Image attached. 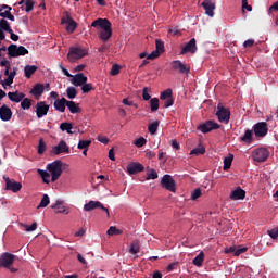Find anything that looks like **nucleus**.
Listing matches in <instances>:
<instances>
[{
	"label": "nucleus",
	"instance_id": "f257e3e1",
	"mask_svg": "<svg viewBox=\"0 0 278 278\" xmlns=\"http://www.w3.org/2000/svg\"><path fill=\"white\" fill-rule=\"evenodd\" d=\"M91 27H94L96 29H102L99 38H101L103 42H108L112 38V23L110 20L97 18L91 23Z\"/></svg>",
	"mask_w": 278,
	"mask_h": 278
},
{
	"label": "nucleus",
	"instance_id": "f03ea898",
	"mask_svg": "<svg viewBox=\"0 0 278 278\" xmlns=\"http://www.w3.org/2000/svg\"><path fill=\"white\" fill-rule=\"evenodd\" d=\"M47 170L49 174H51V181L55 182L62 177V173L64 172L62 169V161L56 160L50 164L47 165Z\"/></svg>",
	"mask_w": 278,
	"mask_h": 278
},
{
	"label": "nucleus",
	"instance_id": "7ed1b4c3",
	"mask_svg": "<svg viewBox=\"0 0 278 278\" xmlns=\"http://www.w3.org/2000/svg\"><path fill=\"white\" fill-rule=\"evenodd\" d=\"M88 55V50L81 47H71L67 53L68 62H77V60H81Z\"/></svg>",
	"mask_w": 278,
	"mask_h": 278
},
{
	"label": "nucleus",
	"instance_id": "20e7f679",
	"mask_svg": "<svg viewBox=\"0 0 278 278\" xmlns=\"http://www.w3.org/2000/svg\"><path fill=\"white\" fill-rule=\"evenodd\" d=\"M9 58H21V55H29V50L24 46H16L14 43L8 47Z\"/></svg>",
	"mask_w": 278,
	"mask_h": 278
},
{
	"label": "nucleus",
	"instance_id": "39448f33",
	"mask_svg": "<svg viewBox=\"0 0 278 278\" xmlns=\"http://www.w3.org/2000/svg\"><path fill=\"white\" fill-rule=\"evenodd\" d=\"M216 116L219 123H224L227 125L231 118V111L229 109L224 108L222 103L217 105Z\"/></svg>",
	"mask_w": 278,
	"mask_h": 278
},
{
	"label": "nucleus",
	"instance_id": "423d86ee",
	"mask_svg": "<svg viewBox=\"0 0 278 278\" xmlns=\"http://www.w3.org/2000/svg\"><path fill=\"white\" fill-rule=\"evenodd\" d=\"M4 182H5V188L4 190H9L11 192H14L16 194V192H21V190H23V184L8 177V176H3Z\"/></svg>",
	"mask_w": 278,
	"mask_h": 278
},
{
	"label": "nucleus",
	"instance_id": "0eeeda50",
	"mask_svg": "<svg viewBox=\"0 0 278 278\" xmlns=\"http://www.w3.org/2000/svg\"><path fill=\"white\" fill-rule=\"evenodd\" d=\"M215 129H220V124L212 119H208L198 126V131H201L202 134H210V131H214Z\"/></svg>",
	"mask_w": 278,
	"mask_h": 278
},
{
	"label": "nucleus",
	"instance_id": "6e6552de",
	"mask_svg": "<svg viewBox=\"0 0 278 278\" xmlns=\"http://www.w3.org/2000/svg\"><path fill=\"white\" fill-rule=\"evenodd\" d=\"M161 186L169 192H177V185L175 184V179L168 174L163 176L161 180Z\"/></svg>",
	"mask_w": 278,
	"mask_h": 278
},
{
	"label": "nucleus",
	"instance_id": "1a4fd4ad",
	"mask_svg": "<svg viewBox=\"0 0 278 278\" xmlns=\"http://www.w3.org/2000/svg\"><path fill=\"white\" fill-rule=\"evenodd\" d=\"M170 67L176 73H179L180 75H189L190 73V66L187 64H184L179 60H175L170 62Z\"/></svg>",
	"mask_w": 278,
	"mask_h": 278
},
{
	"label": "nucleus",
	"instance_id": "9d476101",
	"mask_svg": "<svg viewBox=\"0 0 278 278\" xmlns=\"http://www.w3.org/2000/svg\"><path fill=\"white\" fill-rule=\"evenodd\" d=\"M102 210L106 213L108 218H110V210L103 206V203L100 201H89L87 204L84 205L85 212H92V210Z\"/></svg>",
	"mask_w": 278,
	"mask_h": 278
},
{
	"label": "nucleus",
	"instance_id": "9b49d317",
	"mask_svg": "<svg viewBox=\"0 0 278 278\" xmlns=\"http://www.w3.org/2000/svg\"><path fill=\"white\" fill-rule=\"evenodd\" d=\"M270 152L266 148H258L252 152L254 162H266Z\"/></svg>",
	"mask_w": 278,
	"mask_h": 278
},
{
	"label": "nucleus",
	"instance_id": "f8f14e48",
	"mask_svg": "<svg viewBox=\"0 0 278 278\" xmlns=\"http://www.w3.org/2000/svg\"><path fill=\"white\" fill-rule=\"evenodd\" d=\"M16 260V255L4 252L0 256V268H10L12 264H14V261Z\"/></svg>",
	"mask_w": 278,
	"mask_h": 278
},
{
	"label": "nucleus",
	"instance_id": "ddd939ff",
	"mask_svg": "<svg viewBox=\"0 0 278 278\" xmlns=\"http://www.w3.org/2000/svg\"><path fill=\"white\" fill-rule=\"evenodd\" d=\"M256 138H264L268 134V124L266 122H258L253 126Z\"/></svg>",
	"mask_w": 278,
	"mask_h": 278
},
{
	"label": "nucleus",
	"instance_id": "4468645a",
	"mask_svg": "<svg viewBox=\"0 0 278 278\" xmlns=\"http://www.w3.org/2000/svg\"><path fill=\"white\" fill-rule=\"evenodd\" d=\"M62 25H66V31L68 34H73L77 29V22L71 17V15L67 13L66 16L62 17L61 20Z\"/></svg>",
	"mask_w": 278,
	"mask_h": 278
},
{
	"label": "nucleus",
	"instance_id": "2eb2a0df",
	"mask_svg": "<svg viewBox=\"0 0 278 278\" xmlns=\"http://www.w3.org/2000/svg\"><path fill=\"white\" fill-rule=\"evenodd\" d=\"M53 155H60L62 153H71V148L66 141L61 140L58 146L52 148Z\"/></svg>",
	"mask_w": 278,
	"mask_h": 278
},
{
	"label": "nucleus",
	"instance_id": "dca6fc26",
	"mask_svg": "<svg viewBox=\"0 0 278 278\" xmlns=\"http://www.w3.org/2000/svg\"><path fill=\"white\" fill-rule=\"evenodd\" d=\"M0 16L3 20L8 18L9 21H16V18L12 14V7L8 4L0 5Z\"/></svg>",
	"mask_w": 278,
	"mask_h": 278
},
{
	"label": "nucleus",
	"instance_id": "f3484780",
	"mask_svg": "<svg viewBox=\"0 0 278 278\" xmlns=\"http://www.w3.org/2000/svg\"><path fill=\"white\" fill-rule=\"evenodd\" d=\"M49 114V104H47L45 101L38 102L36 104V115L37 118H42Z\"/></svg>",
	"mask_w": 278,
	"mask_h": 278
},
{
	"label": "nucleus",
	"instance_id": "a211bd4d",
	"mask_svg": "<svg viewBox=\"0 0 278 278\" xmlns=\"http://www.w3.org/2000/svg\"><path fill=\"white\" fill-rule=\"evenodd\" d=\"M143 170H144L143 164L132 162L127 165L128 175H138V173H142Z\"/></svg>",
	"mask_w": 278,
	"mask_h": 278
},
{
	"label": "nucleus",
	"instance_id": "6ab92c4d",
	"mask_svg": "<svg viewBox=\"0 0 278 278\" xmlns=\"http://www.w3.org/2000/svg\"><path fill=\"white\" fill-rule=\"evenodd\" d=\"M201 5L205 10V14L207 16H211V18L214 17V10H216V3L212 2V0H203Z\"/></svg>",
	"mask_w": 278,
	"mask_h": 278
},
{
	"label": "nucleus",
	"instance_id": "aec40b11",
	"mask_svg": "<svg viewBox=\"0 0 278 278\" xmlns=\"http://www.w3.org/2000/svg\"><path fill=\"white\" fill-rule=\"evenodd\" d=\"M0 118L4 123H8V121H12V109H10V106L5 104L0 106Z\"/></svg>",
	"mask_w": 278,
	"mask_h": 278
},
{
	"label": "nucleus",
	"instance_id": "412c9836",
	"mask_svg": "<svg viewBox=\"0 0 278 278\" xmlns=\"http://www.w3.org/2000/svg\"><path fill=\"white\" fill-rule=\"evenodd\" d=\"M186 53H197V39L192 38L186 46L181 49L180 54L186 55Z\"/></svg>",
	"mask_w": 278,
	"mask_h": 278
},
{
	"label": "nucleus",
	"instance_id": "4be33fe9",
	"mask_svg": "<svg viewBox=\"0 0 278 278\" xmlns=\"http://www.w3.org/2000/svg\"><path fill=\"white\" fill-rule=\"evenodd\" d=\"M247 198V191L244 189L238 187L230 193L231 201H243Z\"/></svg>",
	"mask_w": 278,
	"mask_h": 278
},
{
	"label": "nucleus",
	"instance_id": "5701e85b",
	"mask_svg": "<svg viewBox=\"0 0 278 278\" xmlns=\"http://www.w3.org/2000/svg\"><path fill=\"white\" fill-rule=\"evenodd\" d=\"M71 83L73 86H83L84 84H87L88 77L84 75V73H78L75 76H72Z\"/></svg>",
	"mask_w": 278,
	"mask_h": 278
},
{
	"label": "nucleus",
	"instance_id": "b1692460",
	"mask_svg": "<svg viewBox=\"0 0 278 278\" xmlns=\"http://www.w3.org/2000/svg\"><path fill=\"white\" fill-rule=\"evenodd\" d=\"M67 103L68 100H66V98L56 99L54 101V110H56V112L64 113L66 112Z\"/></svg>",
	"mask_w": 278,
	"mask_h": 278
},
{
	"label": "nucleus",
	"instance_id": "393cba45",
	"mask_svg": "<svg viewBox=\"0 0 278 278\" xmlns=\"http://www.w3.org/2000/svg\"><path fill=\"white\" fill-rule=\"evenodd\" d=\"M8 98L10 99V101H12L13 103H21V101H23L25 99V93L23 92H9L8 93Z\"/></svg>",
	"mask_w": 278,
	"mask_h": 278
},
{
	"label": "nucleus",
	"instance_id": "a878e982",
	"mask_svg": "<svg viewBox=\"0 0 278 278\" xmlns=\"http://www.w3.org/2000/svg\"><path fill=\"white\" fill-rule=\"evenodd\" d=\"M43 92H45V85L42 84H36L30 90V94H33V97H42Z\"/></svg>",
	"mask_w": 278,
	"mask_h": 278
},
{
	"label": "nucleus",
	"instance_id": "bb28decb",
	"mask_svg": "<svg viewBox=\"0 0 278 278\" xmlns=\"http://www.w3.org/2000/svg\"><path fill=\"white\" fill-rule=\"evenodd\" d=\"M52 210H55V214H68L66 207L62 205V200H58L55 204L51 205Z\"/></svg>",
	"mask_w": 278,
	"mask_h": 278
},
{
	"label": "nucleus",
	"instance_id": "cd10ccee",
	"mask_svg": "<svg viewBox=\"0 0 278 278\" xmlns=\"http://www.w3.org/2000/svg\"><path fill=\"white\" fill-rule=\"evenodd\" d=\"M38 71L37 65H26L24 67V75L27 79H31V75H34Z\"/></svg>",
	"mask_w": 278,
	"mask_h": 278
},
{
	"label": "nucleus",
	"instance_id": "c85d7f7f",
	"mask_svg": "<svg viewBox=\"0 0 278 278\" xmlns=\"http://www.w3.org/2000/svg\"><path fill=\"white\" fill-rule=\"evenodd\" d=\"M67 108L71 114L81 113V108H79V104L75 103V101L67 100Z\"/></svg>",
	"mask_w": 278,
	"mask_h": 278
},
{
	"label": "nucleus",
	"instance_id": "c756f323",
	"mask_svg": "<svg viewBox=\"0 0 278 278\" xmlns=\"http://www.w3.org/2000/svg\"><path fill=\"white\" fill-rule=\"evenodd\" d=\"M239 140L245 144H251V142H253V130H245L244 135L240 137Z\"/></svg>",
	"mask_w": 278,
	"mask_h": 278
},
{
	"label": "nucleus",
	"instance_id": "7c9ffc66",
	"mask_svg": "<svg viewBox=\"0 0 278 278\" xmlns=\"http://www.w3.org/2000/svg\"><path fill=\"white\" fill-rule=\"evenodd\" d=\"M204 261H205V253H203V251H202V252L199 253V255H197L193 258L192 264L194 266L201 267V266H203Z\"/></svg>",
	"mask_w": 278,
	"mask_h": 278
},
{
	"label": "nucleus",
	"instance_id": "2f4dec72",
	"mask_svg": "<svg viewBox=\"0 0 278 278\" xmlns=\"http://www.w3.org/2000/svg\"><path fill=\"white\" fill-rule=\"evenodd\" d=\"M38 175H40L43 184H51V174L45 169H38L37 170Z\"/></svg>",
	"mask_w": 278,
	"mask_h": 278
},
{
	"label": "nucleus",
	"instance_id": "473e14b6",
	"mask_svg": "<svg viewBox=\"0 0 278 278\" xmlns=\"http://www.w3.org/2000/svg\"><path fill=\"white\" fill-rule=\"evenodd\" d=\"M0 29H2V31H7L8 34L12 33V27L10 26V22L3 18L0 20Z\"/></svg>",
	"mask_w": 278,
	"mask_h": 278
},
{
	"label": "nucleus",
	"instance_id": "72a5a7b5",
	"mask_svg": "<svg viewBox=\"0 0 278 278\" xmlns=\"http://www.w3.org/2000/svg\"><path fill=\"white\" fill-rule=\"evenodd\" d=\"M150 110L151 112H157V110H160V99L152 98L150 100Z\"/></svg>",
	"mask_w": 278,
	"mask_h": 278
},
{
	"label": "nucleus",
	"instance_id": "f704fd0d",
	"mask_svg": "<svg viewBox=\"0 0 278 278\" xmlns=\"http://www.w3.org/2000/svg\"><path fill=\"white\" fill-rule=\"evenodd\" d=\"M61 131H66L67 134H73V124L65 122L60 124Z\"/></svg>",
	"mask_w": 278,
	"mask_h": 278
},
{
	"label": "nucleus",
	"instance_id": "c9c22d12",
	"mask_svg": "<svg viewBox=\"0 0 278 278\" xmlns=\"http://www.w3.org/2000/svg\"><path fill=\"white\" fill-rule=\"evenodd\" d=\"M20 227H23V229H25L26 231L31 232V231H36V229H38V224L37 223H33L29 226L27 224L20 223Z\"/></svg>",
	"mask_w": 278,
	"mask_h": 278
},
{
	"label": "nucleus",
	"instance_id": "e433bc0d",
	"mask_svg": "<svg viewBox=\"0 0 278 278\" xmlns=\"http://www.w3.org/2000/svg\"><path fill=\"white\" fill-rule=\"evenodd\" d=\"M233 162V155L230 154L224 159V170H229L231 168V164Z\"/></svg>",
	"mask_w": 278,
	"mask_h": 278
},
{
	"label": "nucleus",
	"instance_id": "4c0bfd02",
	"mask_svg": "<svg viewBox=\"0 0 278 278\" xmlns=\"http://www.w3.org/2000/svg\"><path fill=\"white\" fill-rule=\"evenodd\" d=\"M173 98V89L168 88L166 90H164L163 92H161V101H165L166 99H170Z\"/></svg>",
	"mask_w": 278,
	"mask_h": 278
},
{
	"label": "nucleus",
	"instance_id": "58836bf2",
	"mask_svg": "<svg viewBox=\"0 0 278 278\" xmlns=\"http://www.w3.org/2000/svg\"><path fill=\"white\" fill-rule=\"evenodd\" d=\"M160 127V122H153L148 126L149 134L153 136L154 134L157 132V128Z\"/></svg>",
	"mask_w": 278,
	"mask_h": 278
},
{
	"label": "nucleus",
	"instance_id": "ea45409f",
	"mask_svg": "<svg viewBox=\"0 0 278 278\" xmlns=\"http://www.w3.org/2000/svg\"><path fill=\"white\" fill-rule=\"evenodd\" d=\"M49 203H51V201L49 200V195L43 194L39 205L37 206V210H40V207H47V205H49Z\"/></svg>",
	"mask_w": 278,
	"mask_h": 278
},
{
	"label": "nucleus",
	"instance_id": "a19ab883",
	"mask_svg": "<svg viewBox=\"0 0 278 278\" xmlns=\"http://www.w3.org/2000/svg\"><path fill=\"white\" fill-rule=\"evenodd\" d=\"M108 236H121V233H123V231H121L118 228H116V226H111L108 231H106Z\"/></svg>",
	"mask_w": 278,
	"mask_h": 278
},
{
	"label": "nucleus",
	"instance_id": "79ce46f5",
	"mask_svg": "<svg viewBox=\"0 0 278 278\" xmlns=\"http://www.w3.org/2000/svg\"><path fill=\"white\" fill-rule=\"evenodd\" d=\"M25 12H31L34 10V7L36 5V1L34 0H25Z\"/></svg>",
	"mask_w": 278,
	"mask_h": 278
},
{
	"label": "nucleus",
	"instance_id": "37998d69",
	"mask_svg": "<svg viewBox=\"0 0 278 278\" xmlns=\"http://www.w3.org/2000/svg\"><path fill=\"white\" fill-rule=\"evenodd\" d=\"M66 92H67V98L70 99H75L77 97V88L75 87H68L66 89Z\"/></svg>",
	"mask_w": 278,
	"mask_h": 278
},
{
	"label": "nucleus",
	"instance_id": "c03bdc74",
	"mask_svg": "<svg viewBox=\"0 0 278 278\" xmlns=\"http://www.w3.org/2000/svg\"><path fill=\"white\" fill-rule=\"evenodd\" d=\"M21 108L22 110H29V108H31V99L24 98V100L21 102Z\"/></svg>",
	"mask_w": 278,
	"mask_h": 278
},
{
	"label": "nucleus",
	"instance_id": "a18cd8bd",
	"mask_svg": "<svg viewBox=\"0 0 278 278\" xmlns=\"http://www.w3.org/2000/svg\"><path fill=\"white\" fill-rule=\"evenodd\" d=\"M47 151V143L45 142V139H39V144H38V153L39 155H42Z\"/></svg>",
	"mask_w": 278,
	"mask_h": 278
},
{
	"label": "nucleus",
	"instance_id": "49530a36",
	"mask_svg": "<svg viewBox=\"0 0 278 278\" xmlns=\"http://www.w3.org/2000/svg\"><path fill=\"white\" fill-rule=\"evenodd\" d=\"M205 147H199L191 150L190 155H204Z\"/></svg>",
	"mask_w": 278,
	"mask_h": 278
},
{
	"label": "nucleus",
	"instance_id": "de8ad7c7",
	"mask_svg": "<svg viewBox=\"0 0 278 278\" xmlns=\"http://www.w3.org/2000/svg\"><path fill=\"white\" fill-rule=\"evenodd\" d=\"M90 144H92V141L91 140H80L79 142H78V149H83V150H85V149H88L89 147H90Z\"/></svg>",
	"mask_w": 278,
	"mask_h": 278
},
{
	"label": "nucleus",
	"instance_id": "09e8293b",
	"mask_svg": "<svg viewBox=\"0 0 278 278\" xmlns=\"http://www.w3.org/2000/svg\"><path fill=\"white\" fill-rule=\"evenodd\" d=\"M129 253H131L132 255H136L137 253H140V245L138 244V242L131 243L130 249H129Z\"/></svg>",
	"mask_w": 278,
	"mask_h": 278
},
{
	"label": "nucleus",
	"instance_id": "8fccbe9b",
	"mask_svg": "<svg viewBox=\"0 0 278 278\" xmlns=\"http://www.w3.org/2000/svg\"><path fill=\"white\" fill-rule=\"evenodd\" d=\"M81 90H83V94H88V92H90L91 90H94V88L92 87V84L90 83H85L83 86H81Z\"/></svg>",
	"mask_w": 278,
	"mask_h": 278
},
{
	"label": "nucleus",
	"instance_id": "3c124183",
	"mask_svg": "<svg viewBox=\"0 0 278 278\" xmlns=\"http://www.w3.org/2000/svg\"><path fill=\"white\" fill-rule=\"evenodd\" d=\"M155 47H156V51H159L161 54L164 53V41L163 40L156 39Z\"/></svg>",
	"mask_w": 278,
	"mask_h": 278
},
{
	"label": "nucleus",
	"instance_id": "603ef678",
	"mask_svg": "<svg viewBox=\"0 0 278 278\" xmlns=\"http://www.w3.org/2000/svg\"><path fill=\"white\" fill-rule=\"evenodd\" d=\"M203 194L201 191V188H197L192 193H191V199L192 201H197V199H200V197Z\"/></svg>",
	"mask_w": 278,
	"mask_h": 278
},
{
	"label": "nucleus",
	"instance_id": "864d4df0",
	"mask_svg": "<svg viewBox=\"0 0 278 278\" xmlns=\"http://www.w3.org/2000/svg\"><path fill=\"white\" fill-rule=\"evenodd\" d=\"M147 180H150V179H157V172L155 169H150L148 170L147 173Z\"/></svg>",
	"mask_w": 278,
	"mask_h": 278
},
{
	"label": "nucleus",
	"instance_id": "5fc2aeb1",
	"mask_svg": "<svg viewBox=\"0 0 278 278\" xmlns=\"http://www.w3.org/2000/svg\"><path fill=\"white\" fill-rule=\"evenodd\" d=\"M248 250H249V248H247V247L236 248L235 256L238 257L239 255H242V253H247Z\"/></svg>",
	"mask_w": 278,
	"mask_h": 278
},
{
	"label": "nucleus",
	"instance_id": "6e6d98bb",
	"mask_svg": "<svg viewBox=\"0 0 278 278\" xmlns=\"http://www.w3.org/2000/svg\"><path fill=\"white\" fill-rule=\"evenodd\" d=\"M135 144L138 147V149H140L141 147H144V144H147V139H144V137H140L135 141Z\"/></svg>",
	"mask_w": 278,
	"mask_h": 278
},
{
	"label": "nucleus",
	"instance_id": "4d7b16f0",
	"mask_svg": "<svg viewBox=\"0 0 278 278\" xmlns=\"http://www.w3.org/2000/svg\"><path fill=\"white\" fill-rule=\"evenodd\" d=\"M121 73V65L114 64L111 68V75L116 76Z\"/></svg>",
	"mask_w": 278,
	"mask_h": 278
},
{
	"label": "nucleus",
	"instance_id": "13d9d810",
	"mask_svg": "<svg viewBox=\"0 0 278 278\" xmlns=\"http://www.w3.org/2000/svg\"><path fill=\"white\" fill-rule=\"evenodd\" d=\"M160 55L161 53L157 50H154L147 56V60H155L160 58Z\"/></svg>",
	"mask_w": 278,
	"mask_h": 278
},
{
	"label": "nucleus",
	"instance_id": "bf43d9fd",
	"mask_svg": "<svg viewBox=\"0 0 278 278\" xmlns=\"http://www.w3.org/2000/svg\"><path fill=\"white\" fill-rule=\"evenodd\" d=\"M163 101H164V108H172V105L175 104V99H173V97Z\"/></svg>",
	"mask_w": 278,
	"mask_h": 278
},
{
	"label": "nucleus",
	"instance_id": "052dcab7",
	"mask_svg": "<svg viewBox=\"0 0 278 278\" xmlns=\"http://www.w3.org/2000/svg\"><path fill=\"white\" fill-rule=\"evenodd\" d=\"M242 10H247L248 12H253V7H251L247 0H242Z\"/></svg>",
	"mask_w": 278,
	"mask_h": 278
},
{
	"label": "nucleus",
	"instance_id": "680f3d73",
	"mask_svg": "<svg viewBox=\"0 0 278 278\" xmlns=\"http://www.w3.org/2000/svg\"><path fill=\"white\" fill-rule=\"evenodd\" d=\"M143 101H149L151 99V94H149V88L144 87L142 91Z\"/></svg>",
	"mask_w": 278,
	"mask_h": 278
},
{
	"label": "nucleus",
	"instance_id": "e2e57ef3",
	"mask_svg": "<svg viewBox=\"0 0 278 278\" xmlns=\"http://www.w3.org/2000/svg\"><path fill=\"white\" fill-rule=\"evenodd\" d=\"M169 34H172V36H179L181 31L179 30V27L175 26L169 28Z\"/></svg>",
	"mask_w": 278,
	"mask_h": 278
},
{
	"label": "nucleus",
	"instance_id": "0e129e2a",
	"mask_svg": "<svg viewBox=\"0 0 278 278\" xmlns=\"http://www.w3.org/2000/svg\"><path fill=\"white\" fill-rule=\"evenodd\" d=\"M59 68L62 71L63 75H65V77H73V75L68 72V70H66V67H64V65H59Z\"/></svg>",
	"mask_w": 278,
	"mask_h": 278
},
{
	"label": "nucleus",
	"instance_id": "69168bd1",
	"mask_svg": "<svg viewBox=\"0 0 278 278\" xmlns=\"http://www.w3.org/2000/svg\"><path fill=\"white\" fill-rule=\"evenodd\" d=\"M268 236H270L273 240H276V238H278V230L277 229L268 230Z\"/></svg>",
	"mask_w": 278,
	"mask_h": 278
},
{
	"label": "nucleus",
	"instance_id": "338daca9",
	"mask_svg": "<svg viewBox=\"0 0 278 278\" xmlns=\"http://www.w3.org/2000/svg\"><path fill=\"white\" fill-rule=\"evenodd\" d=\"M253 45H255V40L253 39H248L243 42V47H253Z\"/></svg>",
	"mask_w": 278,
	"mask_h": 278
},
{
	"label": "nucleus",
	"instance_id": "774afa93",
	"mask_svg": "<svg viewBox=\"0 0 278 278\" xmlns=\"http://www.w3.org/2000/svg\"><path fill=\"white\" fill-rule=\"evenodd\" d=\"M152 278H162V271L160 270H154L152 273Z\"/></svg>",
	"mask_w": 278,
	"mask_h": 278
}]
</instances>
